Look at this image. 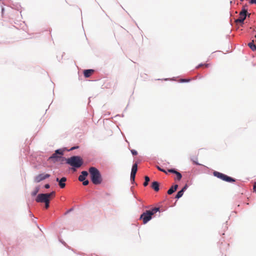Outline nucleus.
Instances as JSON below:
<instances>
[{
  "label": "nucleus",
  "mask_w": 256,
  "mask_h": 256,
  "mask_svg": "<svg viewBox=\"0 0 256 256\" xmlns=\"http://www.w3.org/2000/svg\"><path fill=\"white\" fill-rule=\"evenodd\" d=\"M66 162L67 164L72 166L74 171H76V168H80L83 164L82 159L80 156H72L66 158Z\"/></svg>",
  "instance_id": "obj_1"
},
{
  "label": "nucleus",
  "mask_w": 256,
  "mask_h": 256,
  "mask_svg": "<svg viewBox=\"0 0 256 256\" xmlns=\"http://www.w3.org/2000/svg\"><path fill=\"white\" fill-rule=\"evenodd\" d=\"M91 180L94 184H98L102 182V179L100 171L94 167L89 168Z\"/></svg>",
  "instance_id": "obj_2"
},
{
  "label": "nucleus",
  "mask_w": 256,
  "mask_h": 256,
  "mask_svg": "<svg viewBox=\"0 0 256 256\" xmlns=\"http://www.w3.org/2000/svg\"><path fill=\"white\" fill-rule=\"evenodd\" d=\"M240 18L236 19L234 22L236 24H240L241 25L244 24V21L247 16L250 17V14L248 13L247 10L243 7L240 12Z\"/></svg>",
  "instance_id": "obj_3"
},
{
  "label": "nucleus",
  "mask_w": 256,
  "mask_h": 256,
  "mask_svg": "<svg viewBox=\"0 0 256 256\" xmlns=\"http://www.w3.org/2000/svg\"><path fill=\"white\" fill-rule=\"evenodd\" d=\"M214 176L217 177L224 181H226L227 182H236V180L232 177H230L226 174H224L222 173L214 171L213 172Z\"/></svg>",
  "instance_id": "obj_4"
},
{
  "label": "nucleus",
  "mask_w": 256,
  "mask_h": 256,
  "mask_svg": "<svg viewBox=\"0 0 256 256\" xmlns=\"http://www.w3.org/2000/svg\"><path fill=\"white\" fill-rule=\"evenodd\" d=\"M140 218L142 220L144 224H146L152 219V216L149 213V212L146 210L140 215Z\"/></svg>",
  "instance_id": "obj_5"
},
{
  "label": "nucleus",
  "mask_w": 256,
  "mask_h": 256,
  "mask_svg": "<svg viewBox=\"0 0 256 256\" xmlns=\"http://www.w3.org/2000/svg\"><path fill=\"white\" fill-rule=\"evenodd\" d=\"M50 177V174H40L38 176H36L34 178V181L35 182L38 183L40 182L41 181L44 180L45 179L48 178Z\"/></svg>",
  "instance_id": "obj_6"
},
{
  "label": "nucleus",
  "mask_w": 256,
  "mask_h": 256,
  "mask_svg": "<svg viewBox=\"0 0 256 256\" xmlns=\"http://www.w3.org/2000/svg\"><path fill=\"white\" fill-rule=\"evenodd\" d=\"M50 160H52L54 162H63L64 161H66V158L62 157V156H58L54 153L48 158Z\"/></svg>",
  "instance_id": "obj_7"
},
{
  "label": "nucleus",
  "mask_w": 256,
  "mask_h": 256,
  "mask_svg": "<svg viewBox=\"0 0 256 256\" xmlns=\"http://www.w3.org/2000/svg\"><path fill=\"white\" fill-rule=\"evenodd\" d=\"M48 195L46 194H38L36 198V201L37 202H44L48 200Z\"/></svg>",
  "instance_id": "obj_8"
},
{
  "label": "nucleus",
  "mask_w": 256,
  "mask_h": 256,
  "mask_svg": "<svg viewBox=\"0 0 256 256\" xmlns=\"http://www.w3.org/2000/svg\"><path fill=\"white\" fill-rule=\"evenodd\" d=\"M94 72L92 69H87L84 70V76L86 78H89Z\"/></svg>",
  "instance_id": "obj_9"
},
{
  "label": "nucleus",
  "mask_w": 256,
  "mask_h": 256,
  "mask_svg": "<svg viewBox=\"0 0 256 256\" xmlns=\"http://www.w3.org/2000/svg\"><path fill=\"white\" fill-rule=\"evenodd\" d=\"M88 175V172L86 171H82L81 172V174L78 177V180L80 181H83L86 180V176Z\"/></svg>",
  "instance_id": "obj_10"
},
{
  "label": "nucleus",
  "mask_w": 256,
  "mask_h": 256,
  "mask_svg": "<svg viewBox=\"0 0 256 256\" xmlns=\"http://www.w3.org/2000/svg\"><path fill=\"white\" fill-rule=\"evenodd\" d=\"M66 180V178L65 177H62L60 179V180L58 182V184L60 188H64L66 186L65 182Z\"/></svg>",
  "instance_id": "obj_11"
},
{
  "label": "nucleus",
  "mask_w": 256,
  "mask_h": 256,
  "mask_svg": "<svg viewBox=\"0 0 256 256\" xmlns=\"http://www.w3.org/2000/svg\"><path fill=\"white\" fill-rule=\"evenodd\" d=\"M152 188L156 191V192H158L160 190V188H159V183L156 182V181H154V182H152Z\"/></svg>",
  "instance_id": "obj_12"
},
{
  "label": "nucleus",
  "mask_w": 256,
  "mask_h": 256,
  "mask_svg": "<svg viewBox=\"0 0 256 256\" xmlns=\"http://www.w3.org/2000/svg\"><path fill=\"white\" fill-rule=\"evenodd\" d=\"M178 185L175 184L174 186H172L168 190V194H173L178 188Z\"/></svg>",
  "instance_id": "obj_13"
},
{
  "label": "nucleus",
  "mask_w": 256,
  "mask_h": 256,
  "mask_svg": "<svg viewBox=\"0 0 256 256\" xmlns=\"http://www.w3.org/2000/svg\"><path fill=\"white\" fill-rule=\"evenodd\" d=\"M248 46L252 51H256V46L254 43V40L248 44Z\"/></svg>",
  "instance_id": "obj_14"
},
{
  "label": "nucleus",
  "mask_w": 256,
  "mask_h": 256,
  "mask_svg": "<svg viewBox=\"0 0 256 256\" xmlns=\"http://www.w3.org/2000/svg\"><path fill=\"white\" fill-rule=\"evenodd\" d=\"M12 8H14L16 10H17L18 11H20V12H21V9H22V7H21V6L18 4H12Z\"/></svg>",
  "instance_id": "obj_15"
},
{
  "label": "nucleus",
  "mask_w": 256,
  "mask_h": 256,
  "mask_svg": "<svg viewBox=\"0 0 256 256\" xmlns=\"http://www.w3.org/2000/svg\"><path fill=\"white\" fill-rule=\"evenodd\" d=\"M184 192L182 190H180L178 192L175 198L177 199H179L184 194Z\"/></svg>",
  "instance_id": "obj_16"
},
{
  "label": "nucleus",
  "mask_w": 256,
  "mask_h": 256,
  "mask_svg": "<svg viewBox=\"0 0 256 256\" xmlns=\"http://www.w3.org/2000/svg\"><path fill=\"white\" fill-rule=\"evenodd\" d=\"M54 154L57 155H60V156H62L64 154V150L61 149H58L55 151Z\"/></svg>",
  "instance_id": "obj_17"
},
{
  "label": "nucleus",
  "mask_w": 256,
  "mask_h": 256,
  "mask_svg": "<svg viewBox=\"0 0 256 256\" xmlns=\"http://www.w3.org/2000/svg\"><path fill=\"white\" fill-rule=\"evenodd\" d=\"M144 180H145V181L143 184H144V186H146L148 185V184L150 180V179L148 176H146L144 177Z\"/></svg>",
  "instance_id": "obj_18"
},
{
  "label": "nucleus",
  "mask_w": 256,
  "mask_h": 256,
  "mask_svg": "<svg viewBox=\"0 0 256 256\" xmlns=\"http://www.w3.org/2000/svg\"><path fill=\"white\" fill-rule=\"evenodd\" d=\"M138 170V166L136 164H134L132 165L131 172L136 173Z\"/></svg>",
  "instance_id": "obj_19"
},
{
  "label": "nucleus",
  "mask_w": 256,
  "mask_h": 256,
  "mask_svg": "<svg viewBox=\"0 0 256 256\" xmlns=\"http://www.w3.org/2000/svg\"><path fill=\"white\" fill-rule=\"evenodd\" d=\"M136 174V173L131 172V174H130V180L132 181V182H134V178H135Z\"/></svg>",
  "instance_id": "obj_20"
},
{
  "label": "nucleus",
  "mask_w": 256,
  "mask_h": 256,
  "mask_svg": "<svg viewBox=\"0 0 256 256\" xmlns=\"http://www.w3.org/2000/svg\"><path fill=\"white\" fill-rule=\"evenodd\" d=\"M39 191V188L38 187L36 188L32 192V196H35L37 194L38 192Z\"/></svg>",
  "instance_id": "obj_21"
},
{
  "label": "nucleus",
  "mask_w": 256,
  "mask_h": 256,
  "mask_svg": "<svg viewBox=\"0 0 256 256\" xmlns=\"http://www.w3.org/2000/svg\"><path fill=\"white\" fill-rule=\"evenodd\" d=\"M122 116H123L122 114H118L112 117V118L114 120V121L116 122L118 118H121Z\"/></svg>",
  "instance_id": "obj_22"
},
{
  "label": "nucleus",
  "mask_w": 256,
  "mask_h": 256,
  "mask_svg": "<svg viewBox=\"0 0 256 256\" xmlns=\"http://www.w3.org/2000/svg\"><path fill=\"white\" fill-rule=\"evenodd\" d=\"M47 195H48V199L50 200V198L51 197V196H54L55 195V192L54 191H52V192H51L50 193H48V194H46Z\"/></svg>",
  "instance_id": "obj_23"
},
{
  "label": "nucleus",
  "mask_w": 256,
  "mask_h": 256,
  "mask_svg": "<svg viewBox=\"0 0 256 256\" xmlns=\"http://www.w3.org/2000/svg\"><path fill=\"white\" fill-rule=\"evenodd\" d=\"M148 212H149V213L152 215V216L153 214H154L156 213V212H155L154 208H152V210H148Z\"/></svg>",
  "instance_id": "obj_24"
},
{
  "label": "nucleus",
  "mask_w": 256,
  "mask_h": 256,
  "mask_svg": "<svg viewBox=\"0 0 256 256\" xmlns=\"http://www.w3.org/2000/svg\"><path fill=\"white\" fill-rule=\"evenodd\" d=\"M190 81V79L182 78L180 80V82H189Z\"/></svg>",
  "instance_id": "obj_25"
},
{
  "label": "nucleus",
  "mask_w": 256,
  "mask_h": 256,
  "mask_svg": "<svg viewBox=\"0 0 256 256\" xmlns=\"http://www.w3.org/2000/svg\"><path fill=\"white\" fill-rule=\"evenodd\" d=\"M45 204V208H48L50 206V200H48L46 202H44Z\"/></svg>",
  "instance_id": "obj_26"
},
{
  "label": "nucleus",
  "mask_w": 256,
  "mask_h": 256,
  "mask_svg": "<svg viewBox=\"0 0 256 256\" xmlns=\"http://www.w3.org/2000/svg\"><path fill=\"white\" fill-rule=\"evenodd\" d=\"M176 176L177 180H180L182 178V175L180 172Z\"/></svg>",
  "instance_id": "obj_27"
},
{
  "label": "nucleus",
  "mask_w": 256,
  "mask_h": 256,
  "mask_svg": "<svg viewBox=\"0 0 256 256\" xmlns=\"http://www.w3.org/2000/svg\"><path fill=\"white\" fill-rule=\"evenodd\" d=\"M82 182V184L84 185V186H87L88 183H89V181L88 180H84Z\"/></svg>",
  "instance_id": "obj_28"
},
{
  "label": "nucleus",
  "mask_w": 256,
  "mask_h": 256,
  "mask_svg": "<svg viewBox=\"0 0 256 256\" xmlns=\"http://www.w3.org/2000/svg\"><path fill=\"white\" fill-rule=\"evenodd\" d=\"M188 186L187 184H186L182 188L181 190H182V192H184V191L188 188Z\"/></svg>",
  "instance_id": "obj_29"
},
{
  "label": "nucleus",
  "mask_w": 256,
  "mask_h": 256,
  "mask_svg": "<svg viewBox=\"0 0 256 256\" xmlns=\"http://www.w3.org/2000/svg\"><path fill=\"white\" fill-rule=\"evenodd\" d=\"M131 152L132 155H136L138 154L136 150H131Z\"/></svg>",
  "instance_id": "obj_30"
},
{
  "label": "nucleus",
  "mask_w": 256,
  "mask_h": 256,
  "mask_svg": "<svg viewBox=\"0 0 256 256\" xmlns=\"http://www.w3.org/2000/svg\"><path fill=\"white\" fill-rule=\"evenodd\" d=\"M168 172H171V173H173V174H174L175 172H176V170L175 169H174V168H172V169H169L168 170Z\"/></svg>",
  "instance_id": "obj_31"
},
{
  "label": "nucleus",
  "mask_w": 256,
  "mask_h": 256,
  "mask_svg": "<svg viewBox=\"0 0 256 256\" xmlns=\"http://www.w3.org/2000/svg\"><path fill=\"white\" fill-rule=\"evenodd\" d=\"M193 162H194L195 164H196V165H198V166H200V165H201V164H199V163L197 161V160H193Z\"/></svg>",
  "instance_id": "obj_32"
},
{
  "label": "nucleus",
  "mask_w": 256,
  "mask_h": 256,
  "mask_svg": "<svg viewBox=\"0 0 256 256\" xmlns=\"http://www.w3.org/2000/svg\"><path fill=\"white\" fill-rule=\"evenodd\" d=\"M249 2L250 4H256V0H250Z\"/></svg>",
  "instance_id": "obj_33"
},
{
  "label": "nucleus",
  "mask_w": 256,
  "mask_h": 256,
  "mask_svg": "<svg viewBox=\"0 0 256 256\" xmlns=\"http://www.w3.org/2000/svg\"><path fill=\"white\" fill-rule=\"evenodd\" d=\"M44 187L46 188H49L50 187V185L48 184H46L44 186Z\"/></svg>",
  "instance_id": "obj_34"
},
{
  "label": "nucleus",
  "mask_w": 256,
  "mask_h": 256,
  "mask_svg": "<svg viewBox=\"0 0 256 256\" xmlns=\"http://www.w3.org/2000/svg\"><path fill=\"white\" fill-rule=\"evenodd\" d=\"M204 66V64L201 63V64H200L198 66H196V68H199L202 66Z\"/></svg>",
  "instance_id": "obj_35"
},
{
  "label": "nucleus",
  "mask_w": 256,
  "mask_h": 256,
  "mask_svg": "<svg viewBox=\"0 0 256 256\" xmlns=\"http://www.w3.org/2000/svg\"><path fill=\"white\" fill-rule=\"evenodd\" d=\"M154 208V210H155V212H158V211H160V208Z\"/></svg>",
  "instance_id": "obj_36"
},
{
  "label": "nucleus",
  "mask_w": 256,
  "mask_h": 256,
  "mask_svg": "<svg viewBox=\"0 0 256 256\" xmlns=\"http://www.w3.org/2000/svg\"><path fill=\"white\" fill-rule=\"evenodd\" d=\"M254 192H256V184H254V188H253Z\"/></svg>",
  "instance_id": "obj_37"
},
{
  "label": "nucleus",
  "mask_w": 256,
  "mask_h": 256,
  "mask_svg": "<svg viewBox=\"0 0 256 256\" xmlns=\"http://www.w3.org/2000/svg\"><path fill=\"white\" fill-rule=\"evenodd\" d=\"M158 168L160 170V171H162V172H165V170H163V169H162V168H160V167H158Z\"/></svg>",
  "instance_id": "obj_38"
},
{
  "label": "nucleus",
  "mask_w": 256,
  "mask_h": 256,
  "mask_svg": "<svg viewBox=\"0 0 256 256\" xmlns=\"http://www.w3.org/2000/svg\"><path fill=\"white\" fill-rule=\"evenodd\" d=\"M209 65H210V64H204V66H205V67H206V68L208 67Z\"/></svg>",
  "instance_id": "obj_39"
},
{
  "label": "nucleus",
  "mask_w": 256,
  "mask_h": 256,
  "mask_svg": "<svg viewBox=\"0 0 256 256\" xmlns=\"http://www.w3.org/2000/svg\"><path fill=\"white\" fill-rule=\"evenodd\" d=\"M78 148V146H74L70 148V150H74V149L76 148Z\"/></svg>",
  "instance_id": "obj_40"
},
{
  "label": "nucleus",
  "mask_w": 256,
  "mask_h": 256,
  "mask_svg": "<svg viewBox=\"0 0 256 256\" xmlns=\"http://www.w3.org/2000/svg\"><path fill=\"white\" fill-rule=\"evenodd\" d=\"M60 180V179H59V178H56V182H59Z\"/></svg>",
  "instance_id": "obj_41"
},
{
  "label": "nucleus",
  "mask_w": 256,
  "mask_h": 256,
  "mask_svg": "<svg viewBox=\"0 0 256 256\" xmlns=\"http://www.w3.org/2000/svg\"><path fill=\"white\" fill-rule=\"evenodd\" d=\"M4 8H2V14H3V12H4Z\"/></svg>",
  "instance_id": "obj_42"
},
{
  "label": "nucleus",
  "mask_w": 256,
  "mask_h": 256,
  "mask_svg": "<svg viewBox=\"0 0 256 256\" xmlns=\"http://www.w3.org/2000/svg\"><path fill=\"white\" fill-rule=\"evenodd\" d=\"M180 172H178L177 170H176V172H175L174 174H176V175H177L178 174H179Z\"/></svg>",
  "instance_id": "obj_43"
},
{
  "label": "nucleus",
  "mask_w": 256,
  "mask_h": 256,
  "mask_svg": "<svg viewBox=\"0 0 256 256\" xmlns=\"http://www.w3.org/2000/svg\"><path fill=\"white\" fill-rule=\"evenodd\" d=\"M134 198H136L138 201H140V202H141V201H142L140 199L137 198H136V196H134Z\"/></svg>",
  "instance_id": "obj_44"
},
{
  "label": "nucleus",
  "mask_w": 256,
  "mask_h": 256,
  "mask_svg": "<svg viewBox=\"0 0 256 256\" xmlns=\"http://www.w3.org/2000/svg\"><path fill=\"white\" fill-rule=\"evenodd\" d=\"M72 208L70 209V210H68V212L72 211Z\"/></svg>",
  "instance_id": "obj_45"
},
{
  "label": "nucleus",
  "mask_w": 256,
  "mask_h": 256,
  "mask_svg": "<svg viewBox=\"0 0 256 256\" xmlns=\"http://www.w3.org/2000/svg\"><path fill=\"white\" fill-rule=\"evenodd\" d=\"M240 0L241 2H242V1H244V0Z\"/></svg>",
  "instance_id": "obj_46"
},
{
  "label": "nucleus",
  "mask_w": 256,
  "mask_h": 256,
  "mask_svg": "<svg viewBox=\"0 0 256 256\" xmlns=\"http://www.w3.org/2000/svg\"><path fill=\"white\" fill-rule=\"evenodd\" d=\"M255 38H256V36H255Z\"/></svg>",
  "instance_id": "obj_47"
}]
</instances>
